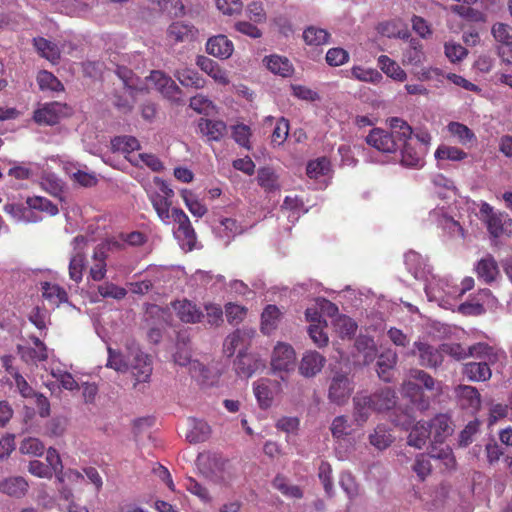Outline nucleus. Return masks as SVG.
Here are the masks:
<instances>
[{"instance_id": "nucleus-9", "label": "nucleus", "mask_w": 512, "mask_h": 512, "mask_svg": "<svg viewBox=\"0 0 512 512\" xmlns=\"http://www.w3.org/2000/svg\"><path fill=\"white\" fill-rule=\"evenodd\" d=\"M271 368L274 372L290 373L296 367V352L285 342H277L271 354Z\"/></svg>"}, {"instance_id": "nucleus-44", "label": "nucleus", "mask_w": 512, "mask_h": 512, "mask_svg": "<svg viewBox=\"0 0 512 512\" xmlns=\"http://www.w3.org/2000/svg\"><path fill=\"white\" fill-rule=\"evenodd\" d=\"M281 312L275 305H268L261 316V330L264 334H271L278 326Z\"/></svg>"}, {"instance_id": "nucleus-52", "label": "nucleus", "mask_w": 512, "mask_h": 512, "mask_svg": "<svg viewBox=\"0 0 512 512\" xmlns=\"http://www.w3.org/2000/svg\"><path fill=\"white\" fill-rule=\"evenodd\" d=\"M177 80L186 87L203 88L205 80L193 69L183 68L175 72Z\"/></svg>"}, {"instance_id": "nucleus-30", "label": "nucleus", "mask_w": 512, "mask_h": 512, "mask_svg": "<svg viewBox=\"0 0 512 512\" xmlns=\"http://www.w3.org/2000/svg\"><path fill=\"white\" fill-rule=\"evenodd\" d=\"M172 306L182 322L196 323L199 322L202 317V312L195 304L188 300L175 301Z\"/></svg>"}, {"instance_id": "nucleus-26", "label": "nucleus", "mask_w": 512, "mask_h": 512, "mask_svg": "<svg viewBox=\"0 0 512 512\" xmlns=\"http://www.w3.org/2000/svg\"><path fill=\"white\" fill-rule=\"evenodd\" d=\"M428 426L430 437H433L434 442L441 443L445 438L450 436L453 432L450 419L445 414H439L433 418Z\"/></svg>"}, {"instance_id": "nucleus-58", "label": "nucleus", "mask_w": 512, "mask_h": 512, "mask_svg": "<svg viewBox=\"0 0 512 512\" xmlns=\"http://www.w3.org/2000/svg\"><path fill=\"white\" fill-rule=\"evenodd\" d=\"M258 184L267 192H274L280 189L278 176L270 168H261L257 176Z\"/></svg>"}, {"instance_id": "nucleus-57", "label": "nucleus", "mask_w": 512, "mask_h": 512, "mask_svg": "<svg viewBox=\"0 0 512 512\" xmlns=\"http://www.w3.org/2000/svg\"><path fill=\"white\" fill-rule=\"evenodd\" d=\"M397 362V354L392 350L383 352L377 361L378 370L377 373L384 381H389L390 376L388 372L393 369Z\"/></svg>"}, {"instance_id": "nucleus-51", "label": "nucleus", "mask_w": 512, "mask_h": 512, "mask_svg": "<svg viewBox=\"0 0 512 512\" xmlns=\"http://www.w3.org/2000/svg\"><path fill=\"white\" fill-rule=\"evenodd\" d=\"M430 432L425 422H417L411 429L408 436V444L415 448L421 449L425 446Z\"/></svg>"}, {"instance_id": "nucleus-15", "label": "nucleus", "mask_w": 512, "mask_h": 512, "mask_svg": "<svg viewBox=\"0 0 512 512\" xmlns=\"http://www.w3.org/2000/svg\"><path fill=\"white\" fill-rule=\"evenodd\" d=\"M491 33L501 46L498 54L502 60L512 64V27L506 23L497 22L491 28Z\"/></svg>"}, {"instance_id": "nucleus-49", "label": "nucleus", "mask_w": 512, "mask_h": 512, "mask_svg": "<svg viewBox=\"0 0 512 512\" xmlns=\"http://www.w3.org/2000/svg\"><path fill=\"white\" fill-rule=\"evenodd\" d=\"M168 37L174 42H184L195 36L194 27L183 22L172 23L167 31Z\"/></svg>"}, {"instance_id": "nucleus-13", "label": "nucleus", "mask_w": 512, "mask_h": 512, "mask_svg": "<svg viewBox=\"0 0 512 512\" xmlns=\"http://www.w3.org/2000/svg\"><path fill=\"white\" fill-rule=\"evenodd\" d=\"M354 386L347 375L336 373L328 388V399L336 405H344L350 398Z\"/></svg>"}, {"instance_id": "nucleus-31", "label": "nucleus", "mask_w": 512, "mask_h": 512, "mask_svg": "<svg viewBox=\"0 0 512 512\" xmlns=\"http://www.w3.org/2000/svg\"><path fill=\"white\" fill-rule=\"evenodd\" d=\"M405 264L416 279L425 280L428 274H430V269L425 259L415 251H409L405 254Z\"/></svg>"}, {"instance_id": "nucleus-55", "label": "nucleus", "mask_w": 512, "mask_h": 512, "mask_svg": "<svg viewBox=\"0 0 512 512\" xmlns=\"http://www.w3.org/2000/svg\"><path fill=\"white\" fill-rule=\"evenodd\" d=\"M394 438L384 425H378L369 435L372 446L378 450H384L391 445Z\"/></svg>"}, {"instance_id": "nucleus-62", "label": "nucleus", "mask_w": 512, "mask_h": 512, "mask_svg": "<svg viewBox=\"0 0 512 512\" xmlns=\"http://www.w3.org/2000/svg\"><path fill=\"white\" fill-rule=\"evenodd\" d=\"M26 204L32 205V208H35L36 212L39 214L44 212L49 216H55L59 212V209L55 204L41 196L28 197Z\"/></svg>"}, {"instance_id": "nucleus-38", "label": "nucleus", "mask_w": 512, "mask_h": 512, "mask_svg": "<svg viewBox=\"0 0 512 512\" xmlns=\"http://www.w3.org/2000/svg\"><path fill=\"white\" fill-rule=\"evenodd\" d=\"M211 434V428L207 422L199 419L189 420V430L186 438L190 443H200L206 441Z\"/></svg>"}, {"instance_id": "nucleus-5", "label": "nucleus", "mask_w": 512, "mask_h": 512, "mask_svg": "<svg viewBox=\"0 0 512 512\" xmlns=\"http://www.w3.org/2000/svg\"><path fill=\"white\" fill-rule=\"evenodd\" d=\"M123 83V95L115 94L113 103L122 112H129L135 102V93L142 91L144 87L139 85V78L126 67H118L116 71Z\"/></svg>"}, {"instance_id": "nucleus-11", "label": "nucleus", "mask_w": 512, "mask_h": 512, "mask_svg": "<svg viewBox=\"0 0 512 512\" xmlns=\"http://www.w3.org/2000/svg\"><path fill=\"white\" fill-rule=\"evenodd\" d=\"M429 221L436 224L449 238L463 239L465 236L463 227L446 213L444 207L430 211Z\"/></svg>"}, {"instance_id": "nucleus-27", "label": "nucleus", "mask_w": 512, "mask_h": 512, "mask_svg": "<svg viewBox=\"0 0 512 512\" xmlns=\"http://www.w3.org/2000/svg\"><path fill=\"white\" fill-rule=\"evenodd\" d=\"M62 112L63 105L61 103H47L35 111L34 120L39 124L54 125L58 123Z\"/></svg>"}, {"instance_id": "nucleus-53", "label": "nucleus", "mask_w": 512, "mask_h": 512, "mask_svg": "<svg viewBox=\"0 0 512 512\" xmlns=\"http://www.w3.org/2000/svg\"><path fill=\"white\" fill-rule=\"evenodd\" d=\"M451 11L461 18L471 22H486L487 12L471 7V5H453Z\"/></svg>"}, {"instance_id": "nucleus-23", "label": "nucleus", "mask_w": 512, "mask_h": 512, "mask_svg": "<svg viewBox=\"0 0 512 512\" xmlns=\"http://www.w3.org/2000/svg\"><path fill=\"white\" fill-rule=\"evenodd\" d=\"M275 385L276 383L268 378H261L253 383L254 395L260 408L267 409L272 405L274 398L273 386Z\"/></svg>"}, {"instance_id": "nucleus-61", "label": "nucleus", "mask_w": 512, "mask_h": 512, "mask_svg": "<svg viewBox=\"0 0 512 512\" xmlns=\"http://www.w3.org/2000/svg\"><path fill=\"white\" fill-rule=\"evenodd\" d=\"M351 77L362 82L379 83L382 80V75L376 69L363 68L361 66H354L350 70Z\"/></svg>"}, {"instance_id": "nucleus-59", "label": "nucleus", "mask_w": 512, "mask_h": 512, "mask_svg": "<svg viewBox=\"0 0 512 512\" xmlns=\"http://www.w3.org/2000/svg\"><path fill=\"white\" fill-rule=\"evenodd\" d=\"M282 212L287 213L289 221L294 223L297 221L301 213H305L303 210V203L298 197L286 196L281 206Z\"/></svg>"}, {"instance_id": "nucleus-40", "label": "nucleus", "mask_w": 512, "mask_h": 512, "mask_svg": "<svg viewBox=\"0 0 512 512\" xmlns=\"http://www.w3.org/2000/svg\"><path fill=\"white\" fill-rule=\"evenodd\" d=\"M199 129L208 140L218 141L227 132V126L223 121L201 119L199 122Z\"/></svg>"}, {"instance_id": "nucleus-34", "label": "nucleus", "mask_w": 512, "mask_h": 512, "mask_svg": "<svg viewBox=\"0 0 512 512\" xmlns=\"http://www.w3.org/2000/svg\"><path fill=\"white\" fill-rule=\"evenodd\" d=\"M456 394L460 405L465 409L476 411L480 407L481 399L478 390L473 386H459Z\"/></svg>"}, {"instance_id": "nucleus-37", "label": "nucleus", "mask_w": 512, "mask_h": 512, "mask_svg": "<svg viewBox=\"0 0 512 512\" xmlns=\"http://www.w3.org/2000/svg\"><path fill=\"white\" fill-rule=\"evenodd\" d=\"M377 64L381 71L385 73L389 78L398 82H404L407 79V73L396 61L389 58L388 56H379Z\"/></svg>"}, {"instance_id": "nucleus-17", "label": "nucleus", "mask_w": 512, "mask_h": 512, "mask_svg": "<svg viewBox=\"0 0 512 512\" xmlns=\"http://www.w3.org/2000/svg\"><path fill=\"white\" fill-rule=\"evenodd\" d=\"M63 171L77 184L83 187H91L96 184L95 174L89 172L86 167L70 160H59Z\"/></svg>"}, {"instance_id": "nucleus-56", "label": "nucleus", "mask_w": 512, "mask_h": 512, "mask_svg": "<svg viewBox=\"0 0 512 512\" xmlns=\"http://www.w3.org/2000/svg\"><path fill=\"white\" fill-rule=\"evenodd\" d=\"M303 39L307 45L319 46L329 42L330 34L323 28L309 26L303 32Z\"/></svg>"}, {"instance_id": "nucleus-60", "label": "nucleus", "mask_w": 512, "mask_h": 512, "mask_svg": "<svg viewBox=\"0 0 512 512\" xmlns=\"http://www.w3.org/2000/svg\"><path fill=\"white\" fill-rule=\"evenodd\" d=\"M356 348L363 355V362L369 364L376 356L377 349L372 338L361 336L356 340Z\"/></svg>"}, {"instance_id": "nucleus-14", "label": "nucleus", "mask_w": 512, "mask_h": 512, "mask_svg": "<svg viewBox=\"0 0 512 512\" xmlns=\"http://www.w3.org/2000/svg\"><path fill=\"white\" fill-rule=\"evenodd\" d=\"M421 385L427 390H433L435 382L426 372L422 370H412L410 372V379L403 384V394L409 397L412 402H416L417 397L421 393Z\"/></svg>"}, {"instance_id": "nucleus-64", "label": "nucleus", "mask_w": 512, "mask_h": 512, "mask_svg": "<svg viewBox=\"0 0 512 512\" xmlns=\"http://www.w3.org/2000/svg\"><path fill=\"white\" fill-rule=\"evenodd\" d=\"M334 327L340 337H351L357 330V324L350 317L339 315L334 320Z\"/></svg>"}, {"instance_id": "nucleus-4", "label": "nucleus", "mask_w": 512, "mask_h": 512, "mask_svg": "<svg viewBox=\"0 0 512 512\" xmlns=\"http://www.w3.org/2000/svg\"><path fill=\"white\" fill-rule=\"evenodd\" d=\"M153 183L157 190L149 194V199L158 218L164 224H170L174 219V208H171L174 191L166 181L159 177H155Z\"/></svg>"}, {"instance_id": "nucleus-45", "label": "nucleus", "mask_w": 512, "mask_h": 512, "mask_svg": "<svg viewBox=\"0 0 512 512\" xmlns=\"http://www.w3.org/2000/svg\"><path fill=\"white\" fill-rule=\"evenodd\" d=\"M129 360L130 358L128 357L127 348L124 353L108 347V360L106 364L107 367L120 373H126L130 369Z\"/></svg>"}, {"instance_id": "nucleus-19", "label": "nucleus", "mask_w": 512, "mask_h": 512, "mask_svg": "<svg viewBox=\"0 0 512 512\" xmlns=\"http://www.w3.org/2000/svg\"><path fill=\"white\" fill-rule=\"evenodd\" d=\"M484 222L490 235L495 238L512 235V219L505 212H497L490 218H485Z\"/></svg>"}, {"instance_id": "nucleus-29", "label": "nucleus", "mask_w": 512, "mask_h": 512, "mask_svg": "<svg viewBox=\"0 0 512 512\" xmlns=\"http://www.w3.org/2000/svg\"><path fill=\"white\" fill-rule=\"evenodd\" d=\"M415 347L418 350L420 363L427 367H436L443 361L441 346L434 348L426 343L416 342Z\"/></svg>"}, {"instance_id": "nucleus-10", "label": "nucleus", "mask_w": 512, "mask_h": 512, "mask_svg": "<svg viewBox=\"0 0 512 512\" xmlns=\"http://www.w3.org/2000/svg\"><path fill=\"white\" fill-rule=\"evenodd\" d=\"M146 323L148 326L147 338L153 344H158L165 327L168 325L167 312L157 305H151L146 312Z\"/></svg>"}, {"instance_id": "nucleus-47", "label": "nucleus", "mask_w": 512, "mask_h": 512, "mask_svg": "<svg viewBox=\"0 0 512 512\" xmlns=\"http://www.w3.org/2000/svg\"><path fill=\"white\" fill-rule=\"evenodd\" d=\"M370 397L375 411L379 412L391 409L396 403L395 392L390 388L379 390Z\"/></svg>"}, {"instance_id": "nucleus-33", "label": "nucleus", "mask_w": 512, "mask_h": 512, "mask_svg": "<svg viewBox=\"0 0 512 512\" xmlns=\"http://www.w3.org/2000/svg\"><path fill=\"white\" fill-rule=\"evenodd\" d=\"M34 347L19 346L21 358L26 362L36 363L47 359V348L37 337H31Z\"/></svg>"}, {"instance_id": "nucleus-22", "label": "nucleus", "mask_w": 512, "mask_h": 512, "mask_svg": "<svg viewBox=\"0 0 512 512\" xmlns=\"http://www.w3.org/2000/svg\"><path fill=\"white\" fill-rule=\"evenodd\" d=\"M206 51L219 59H228L234 51V45L225 35L210 37L206 43Z\"/></svg>"}, {"instance_id": "nucleus-24", "label": "nucleus", "mask_w": 512, "mask_h": 512, "mask_svg": "<svg viewBox=\"0 0 512 512\" xmlns=\"http://www.w3.org/2000/svg\"><path fill=\"white\" fill-rule=\"evenodd\" d=\"M476 357L488 362L495 364L504 358V352L486 343L479 342L468 348V357Z\"/></svg>"}, {"instance_id": "nucleus-7", "label": "nucleus", "mask_w": 512, "mask_h": 512, "mask_svg": "<svg viewBox=\"0 0 512 512\" xmlns=\"http://www.w3.org/2000/svg\"><path fill=\"white\" fill-rule=\"evenodd\" d=\"M174 363L179 366L188 367V371L192 378L202 384L208 383L210 371L198 360L191 359L190 350L186 345L177 343V350L173 355Z\"/></svg>"}, {"instance_id": "nucleus-18", "label": "nucleus", "mask_w": 512, "mask_h": 512, "mask_svg": "<svg viewBox=\"0 0 512 512\" xmlns=\"http://www.w3.org/2000/svg\"><path fill=\"white\" fill-rule=\"evenodd\" d=\"M326 363V358L317 351H306L299 363V373L306 378L315 377L321 372Z\"/></svg>"}, {"instance_id": "nucleus-6", "label": "nucleus", "mask_w": 512, "mask_h": 512, "mask_svg": "<svg viewBox=\"0 0 512 512\" xmlns=\"http://www.w3.org/2000/svg\"><path fill=\"white\" fill-rule=\"evenodd\" d=\"M129 366L136 383H146L152 374V361L136 343L127 344Z\"/></svg>"}, {"instance_id": "nucleus-46", "label": "nucleus", "mask_w": 512, "mask_h": 512, "mask_svg": "<svg viewBox=\"0 0 512 512\" xmlns=\"http://www.w3.org/2000/svg\"><path fill=\"white\" fill-rule=\"evenodd\" d=\"M42 295L51 305L58 306L68 299L67 292L58 284L42 283Z\"/></svg>"}, {"instance_id": "nucleus-42", "label": "nucleus", "mask_w": 512, "mask_h": 512, "mask_svg": "<svg viewBox=\"0 0 512 512\" xmlns=\"http://www.w3.org/2000/svg\"><path fill=\"white\" fill-rule=\"evenodd\" d=\"M425 61V53L422 44L416 40L411 39L409 46L404 50L402 56L403 65H421Z\"/></svg>"}, {"instance_id": "nucleus-48", "label": "nucleus", "mask_w": 512, "mask_h": 512, "mask_svg": "<svg viewBox=\"0 0 512 512\" xmlns=\"http://www.w3.org/2000/svg\"><path fill=\"white\" fill-rule=\"evenodd\" d=\"M180 195L185 203V206L194 217L201 218L207 213V207L191 190L182 189L180 191Z\"/></svg>"}, {"instance_id": "nucleus-2", "label": "nucleus", "mask_w": 512, "mask_h": 512, "mask_svg": "<svg viewBox=\"0 0 512 512\" xmlns=\"http://www.w3.org/2000/svg\"><path fill=\"white\" fill-rule=\"evenodd\" d=\"M432 142L431 134L424 129L412 131L411 136L401 140V165L420 169L425 164V157Z\"/></svg>"}, {"instance_id": "nucleus-36", "label": "nucleus", "mask_w": 512, "mask_h": 512, "mask_svg": "<svg viewBox=\"0 0 512 512\" xmlns=\"http://www.w3.org/2000/svg\"><path fill=\"white\" fill-rule=\"evenodd\" d=\"M476 271L478 277L486 283L495 281L499 274L497 262L491 255H487L478 261Z\"/></svg>"}, {"instance_id": "nucleus-35", "label": "nucleus", "mask_w": 512, "mask_h": 512, "mask_svg": "<svg viewBox=\"0 0 512 512\" xmlns=\"http://www.w3.org/2000/svg\"><path fill=\"white\" fill-rule=\"evenodd\" d=\"M111 148L113 152H119L125 156L126 159L133 158L131 155L134 151L139 150L140 143L133 136H117L111 141Z\"/></svg>"}, {"instance_id": "nucleus-39", "label": "nucleus", "mask_w": 512, "mask_h": 512, "mask_svg": "<svg viewBox=\"0 0 512 512\" xmlns=\"http://www.w3.org/2000/svg\"><path fill=\"white\" fill-rule=\"evenodd\" d=\"M488 362H469L464 365L463 373L471 381H486L492 373Z\"/></svg>"}, {"instance_id": "nucleus-20", "label": "nucleus", "mask_w": 512, "mask_h": 512, "mask_svg": "<svg viewBox=\"0 0 512 512\" xmlns=\"http://www.w3.org/2000/svg\"><path fill=\"white\" fill-rule=\"evenodd\" d=\"M196 65L217 84L226 86L230 83L228 71L209 57L203 55L198 56Z\"/></svg>"}, {"instance_id": "nucleus-25", "label": "nucleus", "mask_w": 512, "mask_h": 512, "mask_svg": "<svg viewBox=\"0 0 512 512\" xmlns=\"http://www.w3.org/2000/svg\"><path fill=\"white\" fill-rule=\"evenodd\" d=\"M353 418L357 425H363L375 411L372 398L367 395L357 394L353 398Z\"/></svg>"}, {"instance_id": "nucleus-21", "label": "nucleus", "mask_w": 512, "mask_h": 512, "mask_svg": "<svg viewBox=\"0 0 512 512\" xmlns=\"http://www.w3.org/2000/svg\"><path fill=\"white\" fill-rule=\"evenodd\" d=\"M4 210L18 223H37L42 220L41 214L32 205L7 204Z\"/></svg>"}, {"instance_id": "nucleus-54", "label": "nucleus", "mask_w": 512, "mask_h": 512, "mask_svg": "<svg viewBox=\"0 0 512 512\" xmlns=\"http://www.w3.org/2000/svg\"><path fill=\"white\" fill-rule=\"evenodd\" d=\"M437 161L459 162L467 158V153L456 146L440 145L434 154Z\"/></svg>"}, {"instance_id": "nucleus-50", "label": "nucleus", "mask_w": 512, "mask_h": 512, "mask_svg": "<svg viewBox=\"0 0 512 512\" xmlns=\"http://www.w3.org/2000/svg\"><path fill=\"white\" fill-rule=\"evenodd\" d=\"M34 47L38 53L52 63H56L60 58V50L54 43L45 38H34Z\"/></svg>"}, {"instance_id": "nucleus-16", "label": "nucleus", "mask_w": 512, "mask_h": 512, "mask_svg": "<svg viewBox=\"0 0 512 512\" xmlns=\"http://www.w3.org/2000/svg\"><path fill=\"white\" fill-rule=\"evenodd\" d=\"M87 240L84 236H76L73 239V254L69 262V277L75 283H79L83 277L85 267V254L83 252Z\"/></svg>"}, {"instance_id": "nucleus-63", "label": "nucleus", "mask_w": 512, "mask_h": 512, "mask_svg": "<svg viewBox=\"0 0 512 512\" xmlns=\"http://www.w3.org/2000/svg\"><path fill=\"white\" fill-rule=\"evenodd\" d=\"M42 188L54 197L61 199L63 192V182L53 173L43 175L41 179Z\"/></svg>"}, {"instance_id": "nucleus-1", "label": "nucleus", "mask_w": 512, "mask_h": 512, "mask_svg": "<svg viewBox=\"0 0 512 512\" xmlns=\"http://www.w3.org/2000/svg\"><path fill=\"white\" fill-rule=\"evenodd\" d=\"M390 131L373 128L366 136V143L382 153H394L400 148L401 140L411 136L412 128L404 120L393 117L388 120Z\"/></svg>"}, {"instance_id": "nucleus-28", "label": "nucleus", "mask_w": 512, "mask_h": 512, "mask_svg": "<svg viewBox=\"0 0 512 512\" xmlns=\"http://www.w3.org/2000/svg\"><path fill=\"white\" fill-rule=\"evenodd\" d=\"M449 135L463 146H472L477 141L475 133L466 125L452 121L447 125Z\"/></svg>"}, {"instance_id": "nucleus-41", "label": "nucleus", "mask_w": 512, "mask_h": 512, "mask_svg": "<svg viewBox=\"0 0 512 512\" xmlns=\"http://www.w3.org/2000/svg\"><path fill=\"white\" fill-rule=\"evenodd\" d=\"M307 175L310 179L319 180L323 178L321 182L322 187L327 186L326 176L330 172V162L327 158L321 157L316 160H312L307 164Z\"/></svg>"}, {"instance_id": "nucleus-12", "label": "nucleus", "mask_w": 512, "mask_h": 512, "mask_svg": "<svg viewBox=\"0 0 512 512\" xmlns=\"http://www.w3.org/2000/svg\"><path fill=\"white\" fill-rule=\"evenodd\" d=\"M145 88L154 87L166 98L178 102L180 101L181 91L176 83L161 71H152L149 77L146 78Z\"/></svg>"}, {"instance_id": "nucleus-32", "label": "nucleus", "mask_w": 512, "mask_h": 512, "mask_svg": "<svg viewBox=\"0 0 512 512\" xmlns=\"http://www.w3.org/2000/svg\"><path fill=\"white\" fill-rule=\"evenodd\" d=\"M28 483L23 477H9L0 481V492L14 498L26 495Z\"/></svg>"}, {"instance_id": "nucleus-8", "label": "nucleus", "mask_w": 512, "mask_h": 512, "mask_svg": "<svg viewBox=\"0 0 512 512\" xmlns=\"http://www.w3.org/2000/svg\"><path fill=\"white\" fill-rule=\"evenodd\" d=\"M174 221L177 228L174 230V236L181 248L185 251H191L196 244V233L191 226V222L186 213L180 208L173 209Z\"/></svg>"}, {"instance_id": "nucleus-43", "label": "nucleus", "mask_w": 512, "mask_h": 512, "mask_svg": "<svg viewBox=\"0 0 512 512\" xmlns=\"http://www.w3.org/2000/svg\"><path fill=\"white\" fill-rule=\"evenodd\" d=\"M266 67L274 74L287 77L292 74L293 67L290 61L279 55H270L265 57Z\"/></svg>"}, {"instance_id": "nucleus-3", "label": "nucleus", "mask_w": 512, "mask_h": 512, "mask_svg": "<svg viewBox=\"0 0 512 512\" xmlns=\"http://www.w3.org/2000/svg\"><path fill=\"white\" fill-rule=\"evenodd\" d=\"M425 292L428 300L436 302L440 307L453 310L457 306L454 284L447 278L430 275L425 279Z\"/></svg>"}]
</instances>
